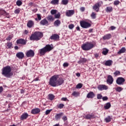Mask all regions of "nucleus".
I'll return each instance as SVG.
<instances>
[{"label": "nucleus", "instance_id": "1", "mask_svg": "<svg viewBox=\"0 0 126 126\" xmlns=\"http://www.w3.org/2000/svg\"><path fill=\"white\" fill-rule=\"evenodd\" d=\"M64 81L63 78L60 77V75H54L50 78L49 84L52 87H56L62 85Z\"/></svg>", "mask_w": 126, "mask_h": 126}, {"label": "nucleus", "instance_id": "2", "mask_svg": "<svg viewBox=\"0 0 126 126\" xmlns=\"http://www.w3.org/2000/svg\"><path fill=\"white\" fill-rule=\"evenodd\" d=\"M1 74L7 78H10L13 75V73L11 72L10 66H6L2 69Z\"/></svg>", "mask_w": 126, "mask_h": 126}, {"label": "nucleus", "instance_id": "3", "mask_svg": "<svg viewBox=\"0 0 126 126\" xmlns=\"http://www.w3.org/2000/svg\"><path fill=\"white\" fill-rule=\"evenodd\" d=\"M43 37V33L40 32H36L30 36L31 41H39Z\"/></svg>", "mask_w": 126, "mask_h": 126}, {"label": "nucleus", "instance_id": "4", "mask_svg": "<svg viewBox=\"0 0 126 126\" xmlns=\"http://www.w3.org/2000/svg\"><path fill=\"white\" fill-rule=\"evenodd\" d=\"M53 50V47H52L50 45H46L44 47L40 49L39 50V53L41 55V56H44L47 52H50Z\"/></svg>", "mask_w": 126, "mask_h": 126}, {"label": "nucleus", "instance_id": "5", "mask_svg": "<svg viewBox=\"0 0 126 126\" xmlns=\"http://www.w3.org/2000/svg\"><path fill=\"white\" fill-rule=\"evenodd\" d=\"M94 47V45L90 42H87L86 43L83 44L81 48L84 51H89L91 50Z\"/></svg>", "mask_w": 126, "mask_h": 126}, {"label": "nucleus", "instance_id": "6", "mask_svg": "<svg viewBox=\"0 0 126 126\" xmlns=\"http://www.w3.org/2000/svg\"><path fill=\"white\" fill-rule=\"evenodd\" d=\"M80 24L82 28L86 29L89 28V27H91V24L85 21H81Z\"/></svg>", "mask_w": 126, "mask_h": 126}, {"label": "nucleus", "instance_id": "7", "mask_svg": "<svg viewBox=\"0 0 126 126\" xmlns=\"http://www.w3.org/2000/svg\"><path fill=\"white\" fill-rule=\"evenodd\" d=\"M126 79L123 77H118L116 80V83L118 85H123Z\"/></svg>", "mask_w": 126, "mask_h": 126}, {"label": "nucleus", "instance_id": "8", "mask_svg": "<svg viewBox=\"0 0 126 126\" xmlns=\"http://www.w3.org/2000/svg\"><path fill=\"white\" fill-rule=\"evenodd\" d=\"M97 89L99 91H103L104 90H108L109 87L106 85H99L97 86Z\"/></svg>", "mask_w": 126, "mask_h": 126}, {"label": "nucleus", "instance_id": "9", "mask_svg": "<svg viewBox=\"0 0 126 126\" xmlns=\"http://www.w3.org/2000/svg\"><path fill=\"white\" fill-rule=\"evenodd\" d=\"M103 3L102 2H98L96 3H95L93 7V9L94 10H95L96 12H98L99 11V9L100 8V6L101 4Z\"/></svg>", "mask_w": 126, "mask_h": 126}, {"label": "nucleus", "instance_id": "10", "mask_svg": "<svg viewBox=\"0 0 126 126\" xmlns=\"http://www.w3.org/2000/svg\"><path fill=\"white\" fill-rule=\"evenodd\" d=\"M113 82H114V78H113L111 75H109L107 76L106 83L107 84H108V85H112V84H113Z\"/></svg>", "mask_w": 126, "mask_h": 126}, {"label": "nucleus", "instance_id": "11", "mask_svg": "<svg viewBox=\"0 0 126 126\" xmlns=\"http://www.w3.org/2000/svg\"><path fill=\"white\" fill-rule=\"evenodd\" d=\"M34 55L35 53H34V51L32 50H30L26 53V56L28 58H33V56H34Z\"/></svg>", "mask_w": 126, "mask_h": 126}, {"label": "nucleus", "instance_id": "12", "mask_svg": "<svg viewBox=\"0 0 126 126\" xmlns=\"http://www.w3.org/2000/svg\"><path fill=\"white\" fill-rule=\"evenodd\" d=\"M17 44H21V45H26V40L24 39L20 38L17 40Z\"/></svg>", "mask_w": 126, "mask_h": 126}, {"label": "nucleus", "instance_id": "13", "mask_svg": "<svg viewBox=\"0 0 126 126\" xmlns=\"http://www.w3.org/2000/svg\"><path fill=\"white\" fill-rule=\"evenodd\" d=\"M84 118L86 120H90L91 119H95V116L93 114H87Z\"/></svg>", "mask_w": 126, "mask_h": 126}, {"label": "nucleus", "instance_id": "14", "mask_svg": "<svg viewBox=\"0 0 126 126\" xmlns=\"http://www.w3.org/2000/svg\"><path fill=\"white\" fill-rule=\"evenodd\" d=\"M16 56L19 60H22L24 58V53L23 52H18L16 54Z\"/></svg>", "mask_w": 126, "mask_h": 126}, {"label": "nucleus", "instance_id": "15", "mask_svg": "<svg viewBox=\"0 0 126 126\" xmlns=\"http://www.w3.org/2000/svg\"><path fill=\"white\" fill-rule=\"evenodd\" d=\"M40 24L41 25L48 26L49 25V22L46 19H44L40 21Z\"/></svg>", "mask_w": 126, "mask_h": 126}, {"label": "nucleus", "instance_id": "16", "mask_svg": "<svg viewBox=\"0 0 126 126\" xmlns=\"http://www.w3.org/2000/svg\"><path fill=\"white\" fill-rule=\"evenodd\" d=\"M94 97H95V94H94L93 92H90L87 95V98L89 99H92V98H94Z\"/></svg>", "mask_w": 126, "mask_h": 126}, {"label": "nucleus", "instance_id": "17", "mask_svg": "<svg viewBox=\"0 0 126 126\" xmlns=\"http://www.w3.org/2000/svg\"><path fill=\"white\" fill-rule=\"evenodd\" d=\"M73 14H74V10H69L66 12V16L68 17L72 16Z\"/></svg>", "mask_w": 126, "mask_h": 126}, {"label": "nucleus", "instance_id": "18", "mask_svg": "<svg viewBox=\"0 0 126 126\" xmlns=\"http://www.w3.org/2000/svg\"><path fill=\"white\" fill-rule=\"evenodd\" d=\"M28 114L27 113L23 114L20 117L21 121H24V120H26V119L28 118Z\"/></svg>", "mask_w": 126, "mask_h": 126}, {"label": "nucleus", "instance_id": "19", "mask_svg": "<svg viewBox=\"0 0 126 126\" xmlns=\"http://www.w3.org/2000/svg\"><path fill=\"white\" fill-rule=\"evenodd\" d=\"M34 26V22L32 20H30L27 23V27L29 28H31Z\"/></svg>", "mask_w": 126, "mask_h": 126}, {"label": "nucleus", "instance_id": "20", "mask_svg": "<svg viewBox=\"0 0 126 126\" xmlns=\"http://www.w3.org/2000/svg\"><path fill=\"white\" fill-rule=\"evenodd\" d=\"M50 39L51 40H58V39H60V36L57 34H54L51 35Z\"/></svg>", "mask_w": 126, "mask_h": 126}, {"label": "nucleus", "instance_id": "21", "mask_svg": "<svg viewBox=\"0 0 126 126\" xmlns=\"http://www.w3.org/2000/svg\"><path fill=\"white\" fill-rule=\"evenodd\" d=\"M112 64H113V61L112 60L106 61L105 63V65L106 66H111Z\"/></svg>", "mask_w": 126, "mask_h": 126}, {"label": "nucleus", "instance_id": "22", "mask_svg": "<svg viewBox=\"0 0 126 126\" xmlns=\"http://www.w3.org/2000/svg\"><path fill=\"white\" fill-rule=\"evenodd\" d=\"M38 113H40V109L39 108H35L32 110V114H38Z\"/></svg>", "mask_w": 126, "mask_h": 126}, {"label": "nucleus", "instance_id": "23", "mask_svg": "<svg viewBox=\"0 0 126 126\" xmlns=\"http://www.w3.org/2000/svg\"><path fill=\"white\" fill-rule=\"evenodd\" d=\"M63 113L57 114H56V116H55V119L56 120V121H58V120H60V119H61V117H63Z\"/></svg>", "mask_w": 126, "mask_h": 126}, {"label": "nucleus", "instance_id": "24", "mask_svg": "<svg viewBox=\"0 0 126 126\" xmlns=\"http://www.w3.org/2000/svg\"><path fill=\"white\" fill-rule=\"evenodd\" d=\"M111 34H107L103 36V40H109V39H111Z\"/></svg>", "mask_w": 126, "mask_h": 126}, {"label": "nucleus", "instance_id": "25", "mask_svg": "<svg viewBox=\"0 0 126 126\" xmlns=\"http://www.w3.org/2000/svg\"><path fill=\"white\" fill-rule=\"evenodd\" d=\"M87 61V60H86V59L82 58L78 62V63H79V64H81V63H86Z\"/></svg>", "mask_w": 126, "mask_h": 126}, {"label": "nucleus", "instance_id": "26", "mask_svg": "<svg viewBox=\"0 0 126 126\" xmlns=\"http://www.w3.org/2000/svg\"><path fill=\"white\" fill-rule=\"evenodd\" d=\"M54 26H56V27L60 26V25H61V21L60 20H57L54 22Z\"/></svg>", "mask_w": 126, "mask_h": 126}, {"label": "nucleus", "instance_id": "27", "mask_svg": "<svg viewBox=\"0 0 126 126\" xmlns=\"http://www.w3.org/2000/svg\"><path fill=\"white\" fill-rule=\"evenodd\" d=\"M105 11L107 13L112 12L113 11V7L112 6L107 7L105 9Z\"/></svg>", "mask_w": 126, "mask_h": 126}, {"label": "nucleus", "instance_id": "28", "mask_svg": "<svg viewBox=\"0 0 126 126\" xmlns=\"http://www.w3.org/2000/svg\"><path fill=\"white\" fill-rule=\"evenodd\" d=\"M108 53H109V50L107 49V48H103L102 49V54H103L104 56L107 55Z\"/></svg>", "mask_w": 126, "mask_h": 126}, {"label": "nucleus", "instance_id": "29", "mask_svg": "<svg viewBox=\"0 0 126 126\" xmlns=\"http://www.w3.org/2000/svg\"><path fill=\"white\" fill-rule=\"evenodd\" d=\"M104 108V109H105V110H108L110 109L111 108V103L110 102L106 103Z\"/></svg>", "mask_w": 126, "mask_h": 126}, {"label": "nucleus", "instance_id": "30", "mask_svg": "<svg viewBox=\"0 0 126 126\" xmlns=\"http://www.w3.org/2000/svg\"><path fill=\"white\" fill-rule=\"evenodd\" d=\"M47 19L48 21H54V20H55V18L52 15H49L47 17Z\"/></svg>", "mask_w": 126, "mask_h": 126}, {"label": "nucleus", "instance_id": "31", "mask_svg": "<svg viewBox=\"0 0 126 126\" xmlns=\"http://www.w3.org/2000/svg\"><path fill=\"white\" fill-rule=\"evenodd\" d=\"M126 51V48L125 47H123L118 52V54L119 55H121V54H123V53H125Z\"/></svg>", "mask_w": 126, "mask_h": 126}, {"label": "nucleus", "instance_id": "32", "mask_svg": "<svg viewBox=\"0 0 126 126\" xmlns=\"http://www.w3.org/2000/svg\"><path fill=\"white\" fill-rule=\"evenodd\" d=\"M59 0H52L50 3H51V4H59Z\"/></svg>", "mask_w": 126, "mask_h": 126}, {"label": "nucleus", "instance_id": "33", "mask_svg": "<svg viewBox=\"0 0 126 126\" xmlns=\"http://www.w3.org/2000/svg\"><path fill=\"white\" fill-rule=\"evenodd\" d=\"M69 0H62L61 3L64 5H66L68 3Z\"/></svg>", "mask_w": 126, "mask_h": 126}, {"label": "nucleus", "instance_id": "34", "mask_svg": "<svg viewBox=\"0 0 126 126\" xmlns=\"http://www.w3.org/2000/svg\"><path fill=\"white\" fill-rule=\"evenodd\" d=\"M113 74L115 76H118V75H121V72L120 71L116 70L113 73Z\"/></svg>", "mask_w": 126, "mask_h": 126}, {"label": "nucleus", "instance_id": "35", "mask_svg": "<svg viewBox=\"0 0 126 126\" xmlns=\"http://www.w3.org/2000/svg\"><path fill=\"white\" fill-rule=\"evenodd\" d=\"M104 120L106 123H110V122H111V118L110 116H107Z\"/></svg>", "mask_w": 126, "mask_h": 126}, {"label": "nucleus", "instance_id": "36", "mask_svg": "<svg viewBox=\"0 0 126 126\" xmlns=\"http://www.w3.org/2000/svg\"><path fill=\"white\" fill-rule=\"evenodd\" d=\"M49 100L51 101L55 98V95L52 94H50L48 95Z\"/></svg>", "mask_w": 126, "mask_h": 126}, {"label": "nucleus", "instance_id": "37", "mask_svg": "<svg viewBox=\"0 0 126 126\" xmlns=\"http://www.w3.org/2000/svg\"><path fill=\"white\" fill-rule=\"evenodd\" d=\"M12 47V43L11 42L7 43V49H11Z\"/></svg>", "mask_w": 126, "mask_h": 126}, {"label": "nucleus", "instance_id": "38", "mask_svg": "<svg viewBox=\"0 0 126 126\" xmlns=\"http://www.w3.org/2000/svg\"><path fill=\"white\" fill-rule=\"evenodd\" d=\"M91 16L93 19H95L96 18V13H95L94 12H93L91 15Z\"/></svg>", "mask_w": 126, "mask_h": 126}, {"label": "nucleus", "instance_id": "39", "mask_svg": "<svg viewBox=\"0 0 126 126\" xmlns=\"http://www.w3.org/2000/svg\"><path fill=\"white\" fill-rule=\"evenodd\" d=\"M16 4L18 5V6H20V5H22V1H21L20 0H18L16 2Z\"/></svg>", "mask_w": 126, "mask_h": 126}, {"label": "nucleus", "instance_id": "40", "mask_svg": "<svg viewBox=\"0 0 126 126\" xmlns=\"http://www.w3.org/2000/svg\"><path fill=\"white\" fill-rule=\"evenodd\" d=\"M115 90H116L117 92H121V91H122V90H123V88H122V87H117V88L115 89Z\"/></svg>", "mask_w": 126, "mask_h": 126}, {"label": "nucleus", "instance_id": "41", "mask_svg": "<svg viewBox=\"0 0 126 126\" xmlns=\"http://www.w3.org/2000/svg\"><path fill=\"white\" fill-rule=\"evenodd\" d=\"M72 95H73V96H75V97H77V96L79 95V93H78V92H74L72 94Z\"/></svg>", "mask_w": 126, "mask_h": 126}, {"label": "nucleus", "instance_id": "42", "mask_svg": "<svg viewBox=\"0 0 126 126\" xmlns=\"http://www.w3.org/2000/svg\"><path fill=\"white\" fill-rule=\"evenodd\" d=\"M57 12H58V11L57 10H51V14H52L53 15H54V14H56V13H57Z\"/></svg>", "mask_w": 126, "mask_h": 126}, {"label": "nucleus", "instance_id": "43", "mask_svg": "<svg viewBox=\"0 0 126 126\" xmlns=\"http://www.w3.org/2000/svg\"><path fill=\"white\" fill-rule=\"evenodd\" d=\"M82 88V84H78V85H77L76 88H77V89H80V88Z\"/></svg>", "mask_w": 126, "mask_h": 126}, {"label": "nucleus", "instance_id": "44", "mask_svg": "<svg viewBox=\"0 0 126 126\" xmlns=\"http://www.w3.org/2000/svg\"><path fill=\"white\" fill-rule=\"evenodd\" d=\"M103 98V96H102V94H97V99H101Z\"/></svg>", "mask_w": 126, "mask_h": 126}, {"label": "nucleus", "instance_id": "45", "mask_svg": "<svg viewBox=\"0 0 126 126\" xmlns=\"http://www.w3.org/2000/svg\"><path fill=\"white\" fill-rule=\"evenodd\" d=\"M60 17H61V14L60 13L55 15V18L59 19Z\"/></svg>", "mask_w": 126, "mask_h": 126}, {"label": "nucleus", "instance_id": "46", "mask_svg": "<svg viewBox=\"0 0 126 126\" xmlns=\"http://www.w3.org/2000/svg\"><path fill=\"white\" fill-rule=\"evenodd\" d=\"M52 111H53L52 109L47 110L45 111V115H49V114H50V113H51V112H52Z\"/></svg>", "mask_w": 126, "mask_h": 126}, {"label": "nucleus", "instance_id": "47", "mask_svg": "<svg viewBox=\"0 0 126 126\" xmlns=\"http://www.w3.org/2000/svg\"><path fill=\"white\" fill-rule=\"evenodd\" d=\"M20 12V10L19 9H16L14 11V13H15V14H19Z\"/></svg>", "mask_w": 126, "mask_h": 126}, {"label": "nucleus", "instance_id": "48", "mask_svg": "<svg viewBox=\"0 0 126 126\" xmlns=\"http://www.w3.org/2000/svg\"><path fill=\"white\" fill-rule=\"evenodd\" d=\"M74 25L73 24H70L68 26V28L69 29H73Z\"/></svg>", "mask_w": 126, "mask_h": 126}, {"label": "nucleus", "instance_id": "49", "mask_svg": "<svg viewBox=\"0 0 126 126\" xmlns=\"http://www.w3.org/2000/svg\"><path fill=\"white\" fill-rule=\"evenodd\" d=\"M114 5H118V4H120V1L119 0H116L114 2Z\"/></svg>", "mask_w": 126, "mask_h": 126}, {"label": "nucleus", "instance_id": "50", "mask_svg": "<svg viewBox=\"0 0 126 126\" xmlns=\"http://www.w3.org/2000/svg\"><path fill=\"white\" fill-rule=\"evenodd\" d=\"M64 106V105L63 104L61 103V104H59V107L60 109H63V108Z\"/></svg>", "mask_w": 126, "mask_h": 126}, {"label": "nucleus", "instance_id": "51", "mask_svg": "<svg viewBox=\"0 0 126 126\" xmlns=\"http://www.w3.org/2000/svg\"><path fill=\"white\" fill-rule=\"evenodd\" d=\"M63 66H64V67H67V66H68V63H65L63 64Z\"/></svg>", "mask_w": 126, "mask_h": 126}, {"label": "nucleus", "instance_id": "52", "mask_svg": "<svg viewBox=\"0 0 126 126\" xmlns=\"http://www.w3.org/2000/svg\"><path fill=\"white\" fill-rule=\"evenodd\" d=\"M11 39H12V36H9L6 39V40H7V41H10V40H11Z\"/></svg>", "mask_w": 126, "mask_h": 126}, {"label": "nucleus", "instance_id": "53", "mask_svg": "<svg viewBox=\"0 0 126 126\" xmlns=\"http://www.w3.org/2000/svg\"><path fill=\"white\" fill-rule=\"evenodd\" d=\"M62 120H63V121L64 122H65V121H67V117H66V116H63V118H62Z\"/></svg>", "mask_w": 126, "mask_h": 126}, {"label": "nucleus", "instance_id": "54", "mask_svg": "<svg viewBox=\"0 0 126 126\" xmlns=\"http://www.w3.org/2000/svg\"><path fill=\"white\" fill-rule=\"evenodd\" d=\"M102 100L103 101H107V100H108V97L107 96L102 97Z\"/></svg>", "mask_w": 126, "mask_h": 126}, {"label": "nucleus", "instance_id": "55", "mask_svg": "<svg viewBox=\"0 0 126 126\" xmlns=\"http://www.w3.org/2000/svg\"><path fill=\"white\" fill-rule=\"evenodd\" d=\"M80 9L81 11H82V12H83V11H85V7H81Z\"/></svg>", "mask_w": 126, "mask_h": 126}, {"label": "nucleus", "instance_id": "56", "mask_svg": "<svg viewBox=\"0 0 126 126\" xmlns=\"http://www.w3.org/2000/svg\"><path fill=\"white\" fill-rule=\"evenodd\" d=\"M62 101H67V98L66 97H62L61 99Z\"/></svg>", "mask_w": 126, "mask_h": 126}, {"label": "nucleus", "instance_id": "57", "mask_svg": "<svg viewBox=\"0 0 126 126\" xmlns=\"http://www.w3.org/2000/svg\"><path fill=\"white\" fill-rule=\"evenodd\" d=\"M37 18H38V20H41V15L39 14H37Z\"/></svg>", "mask_w": 126, "mask_h": 126}, {"label": "nucleus", "instance_id": "58", "mask_svg": "<svg viewBox=\"0 0 126 126\" xmlns=\"http://www.w3.org/2000/svg\"><path fill=\"white\" fill-rule=\"evenodd\" d=\"M99 57V54H94V58H95V59H98V57Z\"/></svg>", "mask_w": 126, "mask_h": 126}, {"label": "nucleus", "instance_id": "59", "mask_svg": "<svg viewBox=\"0 0 126 126\" xmlns=\"http://www.w3.org/2000/svg\"><path fill=\"white\" fill-rule=\"evenodd\" d=\"M3 91V88L2 86L0 87V93H1Z\"/></svg>", "mask_w": 126, "mask_h": 126}, {"label": "nucleus", "instance_id": "60", "mask_svg": "<svg viewBox=\"0 0 126 126\" xmlns=\"http://www.w3.org/2000/svg\"><path fill=\"white\" fill-rule=\"evenodd\" d=\"M111 30H115V29H116V27H114V26H111L110 27Z\"/></svg>", "mask_w": 126, "mask_h": 126}, {"label": "nucleus", "instance_id": "61", "mask_svg": "<svg viewBox=\"0 0 126 126\" xmlns=\"http://www.w3.org/2000/svg\"><path fill=\"white\" fill-rule=\"evenodd\" d=\"M76 76H78V77H80V73H77L76 74Z\"/></svg>", "mask_w": 126, "mask_h": 126}, {"label": "nucleus", "instance_id": "62", "mask_svg": "<svg viewBox=\"0 0 126 126\" xmlns=\"http://www.w3.org/2000/svg\"><path fill=\"white\" fill-rule=\"evenodd\" d=\"M76 30H77L78 31H80V28H79V27H76Z\"/></svg>", "mask_w": 126, "mask_h": 126}, {"label": "nucleus", "instance_id": "63", "mask_svg": "<svg viewBox=\"0 0 126 126\" xmlns=\"http://www.w3.org/2000/svg\"><path fill=\"white\" fill-rule=\"evenodd\" d=\"M24 32H25V33H26V34H28V33H29L28 31H27L26 30H25Z\"/></svg>", "mask_w": 126, "mask_h": 126}, {"label": "nucleus", "instance_id": "64", "mask_svg": "<svg viewBox=\"0 0 126 126\" xmlns=\"http://www.w3.org/2000/svg\"><path fill=\"white\" fill-rule=\"evenodd\" d=\"M14 49L15 50H18V46H15Z\"/></svg>", "mask_w": 126, "mask_h": 126}]
</instances>
